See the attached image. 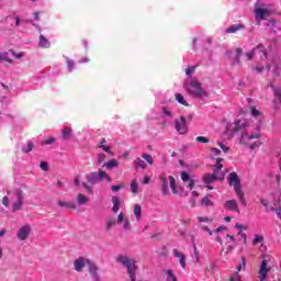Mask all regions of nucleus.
Returning a JSON list of instances; mask_svg holds the SVG:
<instances>
[{"instance_id":"1","label":"nucleus","mask_w":281,"mask_h":281,"mask_svg":"<svg viewBox=\"0 0 281 281\" xmlns=\"http://www.w3.org/2000/svg\"><path fill=\"white\" fill-rule=\"evenodd\" d=\"M116 262H120L123 265V267H126L127 276L130 278L127 281H137V270L139 268L137 267L135 259L119 255L116 257Z\"/></svg>"},{"instance_id":"2","label":"nucleus","mask_w":281,"mask_h":281,"mask_svg":"<svg viewBox=\"0 0 281 281\" xmlns=\"http://www.w3.org/2000/svg\"><path fill=\"white\" fill-rule=\"evenodd\" d=\"M187 90L190 95H194L195 98H203V95H207V92L204 91L201 87V82L196 81V79L191 80Z\"/></svg>"},{"instance_id":"3","label":"nucleus","mask_w":281,"mask_h":281,"mask_svg":"<svg viewBox=\"0 0 281 281\" xmlns=\"http://www.w3.org/2000/svg\"><path fill=\"white\" fill-rule=\"evenodd\" d=\"M260 203H261V205H263L265 212H269V210H270V212H274L277 214V216H279V218H281V201H280V199L274 200V203H273L274 206H270V207H269V200H267V199H260Z\"/></svg>"},{"instance_id":"4","label":"nucleus","mask_w":281,"mask_h":281,"mask_svg":"<svg viewBox=\"0 0 281 281\" xmlns=\"http://www.w3.org/2000/svg\"><path fill=\"white\" fill-rule=\"evenodd\" d=\"M223 179H225V175H216V173H205L202 177V181L203 183H205L206 186H210V183H214V181H223Z\"/></svg>"},{"instance_id":"5","label":"nucleus","mask_w":281,"mask_h":281,"mask_svg":"<svg viewBox=\"0 0 281 281\" xmlns=\"http://www.w3.org/2000/svg\"><path fill=\"white\" fill-rule=\"evenodd\" d=\"M15 196H16V201L13 203V212H19V210L23 207V201H24L23 190L16 189Z\"/></svg>"},{"instance_id":"6","label":"nucleus","mask_w":281,"mask_h":281,"mask_svg":"<svg viewBox=\"0 0 281 281\" xmlns=\"http://www.w3.org/2000/svg\"><path fill=\"white\" fill-rule=\"evenodd\" d=\"M175 126H176V131L180 135H186V133H188V123L186 121V116H180V122L176 121Z\"/></svg>"},{"instance_id":"7","label":"nucleus","mask_w":281,"mask_h":281,"mask_svg":"<svg viewBox=\"0 0 281 281\" xmlns=\"http://www.w3.org/2000/svg\"><path fill=\"white\" fill-rule=\"evenodd\" d=\"M32 232V228L30 225H24L18 231V238L19 240H27L30 237V234Z\"/></svg>"},{"instance_id":"8","label":"nucleus","mask_w":281,"mask_h":281,"mask_svg":"<svg viewBox=\"0 0 281 281\" xmlns=\"http://www.w3.org/2000/svg\"><path fill=\"white\" fill-rule=\"evenodd\" d=\"M270 271L271 269L267 267V260H262L259 268V280L267 281V276Z\"/></svg>"},{"instance_id":"9","label":"nucleus","mask_w":281,"mask_h":281,"mask_svg":"<svg viewBox=\"0 0 281 281\" xmlns=\"http://www.w3.org/2000/svg\"><path fill=\"white\" fill-rule=\"evenodd\" d=\"M228 186H233V188L240 186V178H238V173L233 171L228 175Z\"/></svg>"},{"instance_id":"10","label":"nucleus","mask_w":281,"mask_h":281,"mask_svg":"<svg viewBox=\"0 0 281 281\" xmlns=\"http://www.w3.org/2000/svg\"><path fill=\"white\" fill-rule=\"evenodd\" d=\"M181 180L187 183V181H189V184L187 186V188H189V190H192L194 188V184L196 183V181H194V179H192L190 177V173H188L187 171H183L181 173Z\"/></svg>"},{"instance_id":"11","label":"nucleus","mask_w":281,"mask_h":281,"mask_svg":"<svg viewBox=\"0 0 281 281\" xmlns=\"http://www.w3.org/2000/svg\"><path fill=\"white\" fill-rule=\"evenodd\" d=\"M235 194H237V198L239 199L240 203L244 205V207H247V202L245 200V192H243V187L239 184L238 187H234Z\"/></svg>"},{"instance_id":"12","label":"nucleus","mask_w":281,"mask_h":281,"mask_svg":"<svg viewBox=\"0 0 281 281\" xmlns=\"http://www.w3.org/2000/svg\"><path fill=\"white\" fill-rule=\"evenodd\" d=\"M224 207L225 210H229V212H240V210H238V203L236 202V200L226 201Z\"/></svg>"},{"instance_id":"13","label":"nucleus","mask_w":281,"mask_h":281,"mask_svg":"<svg viewBox=\"0 0 281 281\" xmlns=\"http://www.w3.org/2000/svg\"><path fill=\"white\" fill-rule=\"evenodd\" d=\"M86 179L88 183H91V186H95V183H100L98 172L92 171L86 176Z\"/></svg>"},{"instance_id":"14","label":"nucleus","mask_w":281,"mask_h":281,"mask_svg":"<svg viewBox=\"0 0 281 281\" xmlns=\"http://www.w3.org/2000/svg\"><path fill=\"white\" fill-rule=\"evenodd\" d=\"M86 262L88 265L89 273H91L94 279L98 278V266L89 259H87Z\"/></svg>"},{"instance_id":"15","label":"nucleus","mask_w":281,"mask_h":281,"mask_svg":"<svg viewBox=\"0 0 281 281\" xmlns=\"http://www.w3.org/2000/svg\"><path fill=\"white\" fill-rule=\"evenodd\" d=\"M221 170H223V158H217L213 169V173L217 175V177H221V175H225L224 172H221Z\"/></svg>"},{"instance_id":"16","label":"nucleus","mask_w":281,"mask_h":281,"mask_svg":"<svg viewBox=\"0 0 281 281\" xmlns=\"http://www.w3.org/2000/svg\"><path fill=\"white\" fill-rule=\"evenodd\" d=\"M173 256L176 258H179L180 267H182V269H186V267H187V265H186V255H183V252H180L177 249H173Z\"/></svg>"},{"instance_id":"17","label":"nucleus","mask_w":281,"mask_h":281,"mask_svg":"<svg viewBox=\"0 0 281 281\" xmlns=\"http://www.w3.org/2000/svg\"><path fill=\"white\" fill-rule=\"evenodd\" d=\"M75 271H78V273H82V269H85V259L78 258L74 262Z\"/></svg>"},{"instance_id":"18","label":"nucleus","mask_w":281,"mask_h":281,"mask_svg":"<svg viewBox=\"0 0 281 281\" xmlns=\"http://www.w3.org/2000/svg\"><path fill=\"white\" fill-rule=\"evenodd\" d=\"M239 30H245L244 24H233L228 29H226V34H236Z\"/></svg>"},{"instance_id":"19","label":"nucleus","mask_w":281,"mask_h":281,"mask_svg":"<svg viewBox=\"0 0 281 281\" xmlns=\"http://www.w3.org/2000/svg\"><path fill=\"white\" fill-rule=\"evenodd\" d=\"M255 14L257 19H265V16H267V14H269V10L268 9H262V8H257L255 9Z\"/></svg>"},{"instance_id":"20","label":"nucleus","mask_w":281,"mask_h":281,"mask_svg":"<svg viewBox=\"0 0 281 281\" xmlns=\"http://www.w3.org/2000/svg\"><path fill=\"white\" fill-rule=\"evenodd\" d=\"M120 166V162L116 159H111L108 162L103 164V168H106V170H113V168H117Z\"/></svg>"},{"instance_id":"21","label":"nucleus","mask_w":281,"mask_h":281,"mask_svg":"<svg viewBox=\"0 0 281 281\" xmlns=\"http://www.w3.org/2000/svg\"><path fill=\"white\" fill-rule=\"evenodd\" d=\"M50 43L47 38H45V35H40V47H44V49H49Z\"/></svg>"},{"instance_id":"22","label":"nucleus","mask_w":281,"mask_h":281,"mask_svg":"<svg viewBox=\"0 0 281 281\" xmlns=\"http://www.w3.org/2000/svg\"><path fill=\"white\" fill-rule=\"evenodd\" d=\"M117 221L113 217H109L105 222V232H111V227H115Z\"/></svg>"},{"instance_id":"23","label":"nucleus","mask_w":281,"mask_h":281,"mask_svg":"<svg viewBox=\"0 0 281 281\" xmlns=\"http://www.w3.org/2000/svg\"><path fill=\"white\" fill-rule=\"evenodd\" d=\"M255 49H258L257 54H259L260 58H267V48H265V45L259 44Z\"/></svg>"},{"instance_id":"24","label":"nucleus","mask_w":281,"mask_h":281,"mask_svg":"<svg viewBox=\"0 0 281 281\" xmlns=\"http://www.w3.org/2000/svg\"><path fill=\"white\" fill-rule=\"evenodd\" d=\"M112 203H113L112 212H114V214H117V212H120V198L113 196Z\"/></svg>"},{"instance_id":"25","label":"nucleus","mask_w":281,"mask_h":281,"mask_svg":"<svg viewBox=\"0 0 281 281\" xmlns=\"http://www.w3.org/2000/svg\"><path fill=\"white\" fill-rule=\"evenodd\" d=\"M98 177H99V183L104 181V179H108V181H111V177H109V173L106 171L99 169Z\"/></svg>"},{"instance_id":"26","label":"nucleus","mask_w":281,"mask_h":281,"mask_svg":"<svg viewBox=\"0 0 281 281\" xmlns=\"http://www.w3.org/2000/svg\"><path fill=\"white\" fill-rule=\"evenodd\" d=\"M88 201H89V198H87V195L82 193H79L77 195V202L79 203V205H87Z\"/></svg>"},{"instance_id":"27","label":"nucleus","mask_w":281,"mask_h":281,"mask_svg":"<svg viewBox=\"0 0 281 281\" xmlns=\"http://www.w3.org/2000/svg\"><path fill=\"white\" fill-rule=\"evenodd\" d=\"M160 179L162 181L161 192L164 196H166L168 194V179H166V177H161Z\"/></svg>"},{"instance_id":"28","label":"nucleus","mask_w":281,"mask_h":281,"mask_svg":"<svg viewBox=\"0 0 281 281\" xmlns=\"http://www.w3.org/2000/svg\"><path fill=\"white\" fill-rule=\"evenodd\" d=\"M57 205H59V207H67L68 210H76V204L69 202L58 201Z\"/></svg>"},{"instance_id":"29","label":"nucleus","mask_w":281,"mask_h":281,"mask_svg":"<svg viewBox=\"0 0 281 281\" xmlns=\"http://www.w3.org/2000/svg\"><path fill=\"white\" fill-rule=\"evenodd\" d=\"M175 97L177 102H179V104H182V106H190V104L187 103L186 99H183V94L176 93Z\"/></svg>"},{"instance_id":"30","label":"nucleus","mask_w":281,"mask_h":281,"mask_svg":"<svg viewBox=\"0 0 281 281\" xmlns=\"http://www.w3.org/2000/svg\"><path fill=\"white\" fill-rule=\"evenodd\" d=\"M134 216H136L137 221H139V218H142V205H139V204L134 205Z\"/></svg>"},{"instance_id":"31","label":"nucleus","mask_w":281,"mask_h":281,"mask_svg":"<svg viewBox=\"0 0 281 281\" xmlns=\"http://www.w3.org/2000/svg\"><path fill=\"white\" fill-rule=\"evenodd\" d=\"M169 183H170L171 192L173 194H177V181L175 180V177L169 176Z\"/></svg>"},{"instance_id":"32","label":"nucleus","mask_w":281,"mask_h":281,"mask_svg":"<svg viewBox=\"0 0 281 281\" xmlns=\"http://www.w3.org/2000/svg\"><path fill=\"white\" fill-rule=\"evenodd\" d=\"M131 192L132 194H137V192H139V184H137L136 180H132Z\"/></svg>"},{"instance_id":"33","label":"nucleus","mask_w":281,"mask_h":281,"mask_svg":"<svg viewBox=\"0 0 281 281\" xmlns=\"http://www.w3.org/2000/svg\"><path fill=\"white\" fill-rule=\"evenodd\" d=\"M71 128L70 127H64L61 134H63V139H69L71 137Z\"/></svg>"},{"instance_id":"34","label":"nucleus","mask_w":281,"mask_h":281,"mask_svg":"<svg viewBox=\"0 0 281 281\" xmlns=\"http://www.w3.org/2000/svg\"><path fill=\"white\" fill-rule=\"evenodd\" d=\"M134 165L136 166V168L139 167L143 170H146V162L140 158H137L136 160H134Z\"/></svg>"},{"instance_id":"35","label":"nucleus","mask_w":281,"mask_h":281,"mask_svg":"<svg viewBox=\"0 0 281 281\" xmlns=\"http://www.w3.org/2000/svg\"><path fill=\"white\" fill-rule=\"evenodd\" d=\"M201 205H203L204 207H212V205H214V202H212V200L207 198H203L201 200Z\"/></svg>"},{"instance_id":"36","label":"nucleus","mask_w":281,"mask_h":281,"mask_svg":"<svg viewBox=\"0 0 281 281\" xmlns=\"http://www.w3.org/2000/svg\"><path fill=\"white\" fill-rule=\"evenodd\" d=\"M54 142H56V138L54 136H50V137L46 138L45 142H43L41 144V146H52V144H54Z\"/></svg>"},{"instance_id":"37","label":"nucleus","mask_w":281,"mask_h":281,"mask_svg":"<svg viewBox=\"0 0 281 281\" xmlns=\"http://www.w3.org/2000/svg\"><path fill=\"white\" fill-rule=\"evenodd\" d=\"M167 276V281H177V277H175V273H172V270L165 271Z\"/></svg>"},{"instance_id":"38","label":"nucleus","mask_w":281,"mask_h":281,"mask_svg":"<svg viewBox=\"0 0 281 281\" xmlns=\"http://www.w3.org/2000/svg\"><path fill=\"white\" fill-rule=\"evenodd\" d=\"M22 150L26 154L32 153V150H34V143L29 142L27 145L22 148Z\"/></svg>"},{"instance_id":"39","label":"nucleus","mask_w":281,"mask_h":281,"mask_svg":"<svg viewBox=\"0 0 281 281\" xmlns=\"http://www.w3.org/2000/svg\"><path fill=\"white\" fill-rule=\"evenodd\" d=\"M104 161H106V155L98 154V156H97V164L100 166L101 164H104Z\"/></svg>"},{"instance_id":"40","label":"nucleus","mask_w":281,"mask_h":281,"mask_svg":"<svg viewBox=\"0 0 281 281\" xmlns=\"http://www.w3.org/2000/svg\"><path fill=\"white\" fill-rule=\"evenodd\" d=\"M195 142H198L199 144H210V138L205 136H198L195 138Z\"/></svg>"},{"instance_id":"41","label":"nucleus","mask_w":281,"mask_h":281,"mask_svg":"<svg viewBox=\"0 0 281 281\" xmlns=\"http://www.w3.org/2000/svg\"><path fill=\"white\" fill-rule=\"evenodd\" d=\"M260 243H265V237L261 235H256L254 240H252V245H258Z\"/></svg>"},{"instance_id":"42","label":"nucleus","mask_w":281,"mask_h":281,"mask_svg":"<svg viewBox=\"0 0 281 281\" xmlns=\"http://www.w3.org/2000/svg\"><path fill=\"white\" fill-rule=\"evenodd\" d=\"M142 157H143V159H145V161H147V164H149V166H153L154 160H153V156H150V154H143Z\"/></svg>"},{"instance_id":"43","label":"nucleus","mask_w":281,"mask_h":281,"mask_svg":"<svg viewBox=\"0 0 281 281\" xmlns=\"http://www.w3.org/2000/svg\"><path fill=\"white\" fill-rule=\"evenodd\" d=\"M255 54H258V48H252V50L246 53V56H247L248 60H252Z\"/></svg>"},{"instance_id":"44","label":"nucleus","mask_w":281,"mask_h":281,"mask_svg":"<svg viewBox=\"0 0 281 281\" xmlns=\"http://www.w3.org/2000/svg\"><path fill=\"white\" fill-rule=\"evenodd\" d=\"M98 148H102V150H104V153H108L109 155H113V151H111V147H109L106 145H98Z\"/></svg>"},{"instance_id":"45","label":"nucleus","mask_w":281,"mask_h":281,"mask_svg":"<svg viewBox=\"0 0 281 281\" xmlns=\"http://www.w3.org/2000/svg\"><path fill=\"white\" fill-rule=\"evenodd\" d=\"M75 66H76V63L72 59L67 60V67L69 71H74Z\"/></svg>"},{"instance_id":"46","label":"nucleus","mask_w":281,"mask_h":281,"mask_svg":"<svg viewBox=\"0 0 281 281\" xmlns=\"http://www.w3.org/2000/svg\"><path fill=\"white\" fill-rule=\"evenodd\" d=\"M217 144L223 153H229V147H227V145L223 144L222 142H217Z\"/></svg>"},{"instance_id":"47","label":"nucleus","mask_w":281,"mask_h":281,"mask_svg":"<svg viewBox=\"0 0 281 281\" xmlns=\"http://www.w3.org/2000/svg\"><path fill=\"white\" fill-rule=\"evenodd\" d=\"M245 265H246L245 257H241V262L238 263L237 271H243Z\"/></svg>"},{"instance_id":"48","label":"nucleus","mask_w":281,"mask_h":281,"mask_svg":"<svg viewBox=\"0 0 281 281\" xmlns=\"http://www.w3.org/2000/svg\"><path fill=\"white\" fill-rule=\"evenodd\" d=\"M195 69H196V66H191V67L187 68L186 69L187 76H192V74H194Z\"/></svg>"},{"instance_id":"49","label":"nucleus","mask_w":281,"mask_h":281,"mask_svg":"<svg viewBox=\"0 0 281 281\" xmlns=\"http://www.w3.org/2000/svg\"><path fill=\"white\" fill-rule=\"evenodd\" d=\"M162 113L167 115V117H172V112L167 106L162 108Z\"/></svg>"},{"instance_id":"50","label":"nucleus","mask_w":281,"mask_h":281,"mask_svg":"<svg viewBox=\"0 0 281 281\" xmlns=\"http://www.w3.org/2000/svg\"><path fill=\"white\" fill-rule=\"evenodd\" d=\"M40 168H42V170L47 172V170H49V165L46 161H42L40 165Z\"/></svg>"},{"instance_id":"51","label":"nucleus","mask_w":281,"mask_h":281,"mask_svg":"<svg viewBox=\"0 0 281 281\" xmlns=\"http://www.w3.org/2000/svg\"><path fill=\"white\" fill-rule=\"evenodd\" d=\"M250 111H251V115H252L254 117L260 116V111H258L256 108L251 106V108H250Z\"/></svg>"},{"instance_id":"52","label":"nucleus","mask_w":281,"mask_h":281,"mask_svg":"<svg viewBox=\"0 0 281 281\" xmlns=\"http://www.w3.org/2000/svg\"><path fill=\"white\" fill-rule=\"evenodd\" d=\"M237 234L243 239L244 245H247V234H245L243 232H238Z\"/></svg>"},{"instance_id":"53","label":"nucleus","mask_w":281,"mask_h":281,"mask_svg":"<svg viewBox=\"0 0 281 281\" xmlns=\"http://www.w3.org/2000/svg\"><path fill=\"white\" fill-rule=\"evenodd\" d=\"M240 131V121L235 122V127H233L234 133H238Z\"/></svg>"},{"instance_id":"54","label":"nucleus","mask_w":281,"mask_h":281,"mask_svg":"<svg viewBox=\"0 0 281 281\" xmlns=\"http://www.w3.org/2000/svg\"><path fill=\"white\" fill-rule=\"evenodd\" d=\"M123 229H131V222L128 220L123 221Z\"/></svg>"},{"instance_id":"55","label":"nucleus","mask_w":281,"mask_h":281,"mask_svg":"<svg viewBox=\"0 0 281 281\" xmlns=\"http://www.w3.org/2000/svg\"><path fill=\"white\" fill-rule=\"evenodd\" d=\"M256 74H262L265 71V66L258 65L255 67Z\"/></svg>"},{"instance_id":"56","label":"nucleus","mask_w":281,"mask_h":281,"mask_svg":"<svg viewBox=\"0 0 281 281\" xmlns=\"http://www.w3.org/2000/svg\"><path fill=\"white\" fill-rule=\"evenodd\" d=\"M82 187L85 188V190H87V192H89V194H91L93 192V189H91V187L89 184H87V182H83Z\"/></svg>"},{"instance_id":"57","label":"nucleus","mask_w":281,"mask_h":281,"mask_svg":"<svg viewBox=\"0 0 281 281\" xmlns=\"http://www.w3.org/2000/svg\"><path fill=\"white\" fill-rule=\"evenodd\" d=\"M2 205H4L5 207H8V205H10V200L8 199V196L2 198Z\"/></svg>"},{"instance_id":"58","label":"nucleus","mask_w":281,"mask_h":281,"mask_svg":"<svg viewBox=\"0 0 281 281\" xmlns=\"http://www.w3.org/2000/svg\"><path fill=\"white\" fill-rule=\"evenodd\" d=\"M121 188H123L122 184L112 186V192H120Z\"/></svg>"},{"instance_id":"59","label":"nucleus","mask_w":281,"mask_h":281,"mask_svg":"<svg viewBox=\"0 0 281 281\" xmlns=\"http://www.w3.org/2000/svg\"><path fill=\"white\" fill-rule=\"evenodd\" d=\"M236 52H237V63H240V54H243V48H236Z\"/></svg>"},{"instance_id":"60","label":"nucleus","mask_w":281,"mask_h":281,"mask_svg":"<svg viewBox=\"0 0 281 281\" xmlns=\"http://www.w3.org/2000/svg\"><path fill=\"white\" fill-rule=\"evenodd\" d=\"M193 251H194V256L196 258V262H199V250L196 249V244H193Z\"/></svg>"},{"instance_id":"61","label":"nucleus","mask_w":281,"mask_h":281,"mask_svg":"<svg viewBox=\"0 0 281 281\" xmlns=\"http://www.w3.org/2000/svg\"><path fill=\"white\" fill-rule=\"evenodd\" d=\"M122 222H124V213H120L116 221V223H122Z\"/></svg>"},{"instance_id":"62","label":"nucleus","mask_w":281,"mask_h":281,"mask_svg":"<svg viewBox=\"0 0 281 281\" xmlns=\"http://www.w3.org/2000/svg\"><path fill=\"white\" fill-rule=\"evenodd\" d=\"M11 54H13V56H15V58H23V53L16 54V52L11 50Z\"/></svg>"},{"instance_id":"63","label":"nucleus","mask_w":281,"mask_h":281,"mask_svg":"<svg viewBox=\"0 0 281 281\" xmlns=\"http://www.w3.org/2000/svg\"><path fill=\"white\" fill-rule=\"evenodd\" d=\"M225 229H227V227L225 226H220L215 229V233L218 234V232H225Z\"/></svg>"},{"instance_id":"64","label":"nucleus","mask_w":281,"mask_h":281,"mask_svg":"<svg viewBox=\"0 0 281 281\" xmlns=\"http://www.w3.org/2000/svg\"><path fill=\"white\" fill-rule=\"evenodd\" d=\"M212 153H214L215 155H221V150L216 147H213L212 149Z\"/></svg>"}]
</instances>
